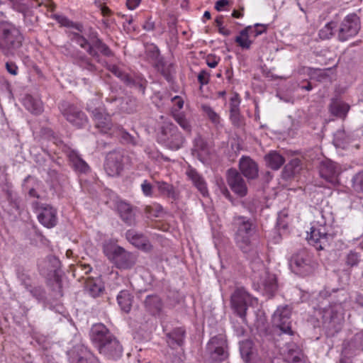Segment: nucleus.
Wrapping results in <instances>:
<instances>
[{
    "label": "nucleus",
    "instance_id": "f257e3e1",
    "mask_svg": "<svg viewBox=\"0 0 363 363\" xmlns=\"http://www.w3.org/2000/svg\"><path fill=\"white\" fill-rule=\"evenodd\" d=\"M90 336L92 343L97 348L99 352L108 359H116L122 356L121 345L104 324L94 325Z\"/></svg>",
    "mask_w": 363,
    "mask_h": 363
},
{
    "label": "nucleus",
    "instance_id": "f03ea898",
    "mask_svg": "<svg viewBox=\"0 0 363 363\" xmlns=\"http://www.w3.org/2000/svg\"><path fill=\"white\" fill-rule=\"evenodd\" d=\"M233 224L236 228L235 241L237 246L243 252H250L256 238L255 223L249 218L238 216L234 217Z\"/></svg>",
    "mask_w": 363,
    "mask_h": 363
},
{
    "label": "nucleus",
    "instance_id": "7ed1b4c3",
    "mask_svg": "<svg viewBox=\"0 0 363 363\" xmlns=\"http://www.w3.org/2000/svg\"><path fill=\"white\" fill-rule=\"evenodd\" d=\"M157 141L171 150H178L183 147L185 138L176 125L164 120L157 133Z\"/></svg>",
    "mask_w": 363,
    "mask_h": 363
},
{
    "label": "nucleus",
    "instance_id": "20e7f679",
    "mask_svg": "<svg viewBox=\"0 0 363 363\" xmlns=\"http://www.w3.org/2000/svg\"><path fill=\"white\" fill-rule=\"evenodd\" d=\"M103 251L107 258L120 269H130L135 264V256L116 244L111 242L104 244Z\"/></svg>",
    "mask_w": 363,
    "mask_h": 363
},
{
    "label": "nucleus",
    "instance_id": "39448f33",
    "mask_svg": "<svg viewBox=\"0 0 363 363\" xmlns=\"http://www.w3.org/2000/svg\"><path fill=\"white\" fill-rule=\"evenodd\" d=\"M23 37L15 26L8 22L0 23V48L16 49L21 46Z\"/></svg>",
    "mask_w": 363,
    "mask_h": 363
},
{
    "label": "nucleus",
    "instance_id": "423d86ee",
    "mask_svg": "<svg viewBox=\"0 0 363 363\" xmlns=\"http://www.w3.org/2000/svg\"><path fill=\"white\" fill-rule=\"evenodd\" d=\"M257 301L243 287L236 288L230 296L232 309L243 321L246 320L248 306Z\"/></svg>",
    "mask_w": 363,
    "mask_h": 363
},
{
    "label": "nucleus",
    "instance_id": "0eeeda50",
    "mask_svg": "<svg viewBox=\"0 0 363 363\" xmlns=\"http://www.w3.org/2000/svg\"><path fill=\"white\" fill-rule=\"evenodd\" d=\"M330 225L326 222L322 215L321 220H317L316 223L311 228L308 242L313 245L316 250H323L329 242L331 235L329 233Z\"/></svg>",
    "mask_w": 363,
    "mask_h": 363
},
{
    "label": "nucleus",
    "instance_id": "6e6552de",
    "mask_svg": "<svg viewBox=\"0 0 363 363\" xmlns=\"http://www.w3.org/2000/svg\"><path fill=\"white\" fill-rule=\"evenodd\" d=\"M290 267L293 272L301 276H307L314 272L317 263L312 256L305 250L294 255L290 260Z\"/></svg>",
    "mask_w": 363,
    "mask_h": 363
},
{
    "label": "nucleus",
    "instance_id": "1a4fd4ad",
    "mask_svg": "<svg viewBox=\"0 0 363 363\" xmlns=\"http://www.w3.org/2000/svg\"><path fill=\"white\" fill-rule=\"evenodd\" d=\"M226 348V340L221 335L213 337L206 347V350L210 354V359L215 363L221 362L228 357Z\"/></svg>",
    "mask_w": 363,
    "mask_h": 363
},
{
    "label": "nucleus",
    "instance_id": "9d476101",
    "mask_svg": "<svg viewBox=\"0 0 363 363\" xmlns=\"http://www.w3.org/2000/svg\"><path fill=\"white\" fill-rule=\"evenodd\" d=\"M360 29V20L355 13L347 15L340 24L338 30V39L346 41L355 36Z\"/></svg>",
    "mask_w": 363,
    "mask_h": 363
},
{
    "label": "nucleus",
    "instance_id": "9b49d317",
    "mask_svg": "<svg viewBox=\"0 0 363 363\" xmlns=\"http://www.w3.org/2000/svg\"><path fill=\"white\" fill-rule=\"evenodd\" d=\"M60 109L66 120L77 128H82L87 123L84 113L73 104L62 103Z\"/></svg>",
    "mask_w": 363,
    "mask_h": 363
},
{
    "label": "nucleus",
    "instance_id": "f8f14e48",
    "mask_svg": "<svg viewBox=\"0 0 363 363\" xmlns=\"http://www.w3.org/2000/svg\"><path fill=\"white\" fill-rule=\"evenodd\" d=\"M291 309L289 306L279 307L274 313L273 322L284 333L294 334L291 325Z\"/></svg>",
    "mask_w": 363,
    "mask_h": 363
},
{
    "label": "nucleus",
    "instance_id": "ddd939ff",
    "mask_svg": "<svg viewBox=\"0 0 363 363\" xmlns=\"http://www.w3.org/2000/svg\"><path fill=\"white\" fill-rule=\"evenodd\" d=\"M104 169L109 177L119 176L123 169V155L121 152H109L106 159Z\"/></svg>",
    "mask_w": 363,
    "mask_h": 363
},
{
    "label": "nucleus",
    "instance_id": "4468645a",
    "mask_svg": "<svg viewBox=\"0 0 363 363\" xmlns=\"http://www.w3.org/2000/svg\"><path fill=\"white\" fill-rule=\"evenodd\" d=\"M228 184L232 191L240 197L246 196L247 188L241 174L235 169L228 171Z\"/></svg>",
    "mask_w": 363,
    "mask_h": 363
},
{
    "label": "nucleus",
    "instance_id": "2eb2a0df",
    "mask_svg": "<svg viewBox=\"0 0 363 363\" xmlns=\"http://www.w3.org/2000/svg\"><path fill=\"white\" fill-rule=\"evenodd\" d=\"M92 116L96 128L101 133L113 134L111 132L113 125L110 115L106 113L101 108H95L92 111Z\"/></svg>",
    "mask_w": 363,
    "mask_h": 363
},
{
    "label": "nucleus",
    "instance_id": "dca6fc26",
    "mask_svg": "<svg viewBox=\"0 0 363 363\" xmlns=\"http://www.w3.org/2000/svg\"><path fill=\"white\" fill-rule=\"evenodd\" d=\"M38 221L48 228H53L57 222V211L50 205H44L39 208Z\"/></svg>",
    "mask_w": 363,
    "mask_h": 363
},
{
    "label": "nucleus",
    "instance_id": "f3484780",
    "mask_svg": "<svg viewBox=\"0 0 363 363\" xmlns=\"http://www.w3.org/2000/svg\"><path fill=\"white\" fill-rule=\"evenodd\" d=\"M125 238L128 242L138 249H141L146 252L152 250V245L147 238L133 229L127 230L125 233Z\"/></svg>",
    "mask_w": 363,
    "mask_h": 363
},
{
    "label": "nucleus",
    "instance_id": "a211bd4d",
    "mask_svg": "<svg viewBox=\"0 0 363 363\" xmlns=\"http://www.w3.org/2000/svg\"><path fill=\"white\" fill-rule=\"evenodd\" d=\"M239 169L242 174L247 179H255L258 176V165L248 156H242L240 159Z\"/></svg>",
    "mask_w": 363,
    "mask_h": 363
},
{
    "label": "nucleus",
    "instance_id": "6ab92c4d",
    "mask_svg": "<svg viewBox=\"0 0 363 363\" xmlns=\"http://www.w3.org/2000/svg\"><path fill=\"white\" fill-rule=\"evenodd\" d=\"M338 170L337 164L330 161H323L320 166V175L327 182L335 184L337 183Z\"/></svg>",
    "mask_w": 363,
    "mask_h": 363
},
{
    "label": "nucleus",
    "instance_id": "aec40b11",
    "mask_svg": "<svg viewBox=\"0 0 363 363\" xmlns=\"http://www.w3.org/2000/svg\"><path fill=\"white\" fill-rule=\"evenodd\" d=\"M145 311L152 315H159L163 308V301L157 294L147 295L144 301Z\"/></svg>",
    "mask_w": 363,
    "mask_h": 363
},
{
    "label": "nucleus",
    "instance_id": "412c9836",
    "mask_svg": "<svg viewBox=\"0 0 363 363\" xmlns=\"http://www.w3.org/2000/svg\"><path fill=\"white\" fill-rule=\"evenodd\" d=\"M186 175L203 196H208V191L206 182L203 177L195 169L189 168L186 171Z\"/></svg>",
    "mask_w": 363,
    "mask_h": 363
},
{
    "label": "nucleus",
    "instance_id": "4be33fe9",
    "mask_svg": "<svg viewBox=\"0 0 363 363\" xmlns=\"http://www.w3.org/2000/svg\"><path fill=\"white\" fill-rule=\"evenodd\" d=\"M186 175L203 196H208V191L206 182L203 177L195 169L189 168L186 171Z\"/></svg>",
    "mask_w": 363,
    "mask_h": 363
},
{
    "label": "nucleus",
    "instance_id": "5701e85b",
    "mask_svg": "<svg viewBox=\"0 0 363 363\" xmlns=\"http://www.w3.org/2000/svg\"><path fill=\"white\" fill-rule=\"evenodd\" d=\"M363 351V331L354 335L351 340L343 343L342 352L352 354L355 351Z\"/></svg>",
    "mask_w": 363,
    "mask_h": 363
},
{
    "label": "nucleus",
    "instance_id": "b1692460",
    "mask_svg": "<svg viewBox=\"0 0 363 363\" xmlns=\"http://www.w3.org/2000/svg\"><path fill=\"white\" fill-rule=\"evenodd\" d=\"M258 284L269 294H273L277 289V283L275 275L269 274L265 269L262 272V277L259 281H258Z\"/></svg>",
    "mask_w": 363,
    "mask_h": 363
},
{
    "label": "nucleus",
    "instance_id": "393cba45",
    "mask_svg": "<svg viewBox=\"0 0 363 363\" xmlns=\"http://www.w3.org/2000/svg\"><path fill=\"white\" fill-rule=\"evenodd\" d=\"M155 184L160 196L171 199L174 201L179 198V193L172 184L164 181H157Z\"/></svg>",
    "mask_w": 363,
    "mask_h": 363
},
{
    "label": "nucleus",
    "instance_id": "a878e982",
    "mask_svg": "<svg viewBox=\"0 0 363 363\" xmlns=\"http://www.w3.org/2000/svg\"><path fill=\"white\" fill-rule=\"evenodd\" d=\"M117 210L121 219L130 225L135 222V216L132 206L125 202L121 201L117 204Z\"/></svg>",
    "mask_w": 363,
    "mask_h": 363
},
{
    "label": "nucleus",
    "instance_id": "bb28decb",
    "mask_svg": "<svg viewBox=\"0 0 363 363\" xmlns=\"http://www.w3.org/2000/svg\"><path fill=\"white\" fill-rule=\"evenodd\" d=\"M193 152L201 161L203 162L209 155L210 149L206 140L199 136L194 140Z\"/></svg>",
    "mask_w": 363,
    "mask_h": 363
},
{
    "label": "nucleus",
    "instance_id": "cd10ccee",
    "mask_svg": "<svg viewBox=\"0 0 363 363\" xmlns=\"http://www.w3.org/2000/svg\"><path fill=\"white\" fill-rule=\"evenodd\" d=\"M23 105L30 113L38 115L43 111V103L40 99L33 98L27 94L23 99Z\"/></svg>",
    "mask_w": 363,
    "mask_h": 363
},
{
    "label": "nucleus",
    "instance_id": "c85d7f7f",
    "mask_svg": "<svg viewBox=\"0 0 363 363\" xmlns=\"http://www.w3.org/2000/svg\"><path fill=\"white\" fill-rule=\"evenodd\" d=\"M79 33L71 32L69 35L71 40L77 43L82 48L86 50L91 56L94 57H99L98 52L92 48L88 40Z\"/></svg>",
    "mask_w": 363,
    "mask_h": 363
},
{
    "label": "nucleus",
    "instance_id": "c756f323",
    "mask_svg": "<svg viewBox=\"0 0 363 363\" xmlns=\"http://www.w3.org/2000/svg\"><path fill=\"white\" fill-rule=\"evenodd\" d=\"M285 360L289 363H305L302 350L295 344L288 347L285 354Z\"/></svg>",
    "mask_w": 363,
    "mask_h": 363
},
{
    "label": "nucleus",
    "instance_id": "7c9ffc66",
    "mask_svg": "<svg viewBox=\"0 0 363 363\" xmlns=\"http://www.w3.org/2000/svg\"><path fill=\"white\" fill-rule=\"evenodd\" d=\"M264 160L267 166L273 170H278L285 162L284 157L277 151H270Z\"/></svg>",
    "mask_w": 363,
    "mask_h": 363
},
{
    "label": "nucleus",
    "instance_id": "2f4dec72",
    "mask_svg": "<svg viewBox=\"0 0 363 363\" xmlns=\"http://www.w3.org/2000/svg\"><path fill=\"white\" fill-rule=\"evenodd\" d=\"M185 337V330L182 328H177L167 334V343L172 348L182 346Z\"/></svg>",
    "mask_w": 363,
    "mask_h": 363
},
{
    "label": "nucleus",
    "instance_id": "473e14b6",
    "mask_svg": "<svg viewBox=\"0 0 363 363\" xmlns=\"http://www.w3.org/2000/svg\"><path fill=\"white\" fill-rule=\"evenodd\" d=\"M133 296L127 290H122L117 296V301L121 310L128 313L132 307Z\"/></svg>",
    "mask_w": 363,
    "mask_h": 363
},
{
    "label": "nucleus",
    "instance_id": "72a5a7b5",
    "mask_svg": "<svg viewBox=\"0 0 363 363\" xmlns=\"http://www.w3.org/2000/svg\"><path fill=\"white\" fill-rule=\"evenodd\" d=\"M240 101L237 96L233 97L230 104V118L234 125L240 126L242 124L239 111Z\"/></svg>",
    "mask_w": 363,
    "mask_h": 363
},
{
    "label": "nucleus",
    "instance_id": "f704fd0d",
    "mask_svg": "<svg viewBox=\"0 0 363 363\" xmlns=\"http://www.w3.org/2000/svg\"><path fill=\"white\" fill-rule=\"evenodd\" d=\"M251 29L250 28H245L240 31L239 35L235 38V42L238 46L241 48L242 50L250 49L253 40L250 39V37L247 34V30Z\"/></svg>",
    "mask_w": 363,
    "mask_h": 363
},
{
    "label": "nucleus",
    "instance_id": "c9c22d12",
    "mask_svg": "<svg viewBox=\"0 0 363 363\" xmlns=\"http://www.w3.org/2000/svg\"><path fill=\"white\" fill-rule=\"evenodd\" d=\"M92 48L98 49L100 52L106 56V57H112L113 56V51L109 48V47L105 44L100 38H98L97 33H94V35L91 38Z\"/></svg>",
    "mask_w": 363,
    "mask_h": 363
},
{
    "label": "nucleus",
    "instance_id": "e433bc0d",
    "mask_svg": "<svg viewBox=\"0 0 363 363\" xmlns=\"http://www.w3.org/2000/svg\"><path fill=\"white\" fill-rule=\"evenodd\" d=\"M53 18L56 20V21L60 24L61 26L72 28L80 33L83 32L84 30V26L82 23L79 22H74L65 16L55 14L53 16Z\"/></svg>",
    "mask_w": 363,
    "mask_h": 363
},
{
    "label": "nucleus",
    "instance_id": "4c0bfd02",
    "mask_svg": "<svg viewBox=\"0 0 363 363\" xmlns=\"http://www.w3.org/2000/svg\"><path fill=\"white\" fill-rule=\"evenodd\" d=\"M349 109V105L342 101H333L330 106L332 114L342 118L346 116Z\"/></svg>",
    "mask_w": 363,
    "mask_h": 363
},
{
    "label": "nucleus",
    "instance_id": "58836bf2",
    "mask_svg": "<svg viewBox=\"0 0 363 363\" xmlns=\"http://www.w3.org/2000/svg\"><path fill=\"white\" fill-rule=\"evenodd\" d=\"M69 159L76 171L80 173H86L89 171L90 168L88 164L77 154H71Z\"/></svg>",
    "mask_w": 363,
    "mask_h": 363
},
{
    "label": "nucleus",
    "instance_id": "ea45409f",
    "mask_svg": "<svg viewBox=\"0 0 363 363\" xmlns=\"http://www.w3.org/2000/svg\"><path fill=\"white\" fill-rule=\"evenodd\" d=\"M48 284L51 287L52 290L56 291L59 296H62V279L57 270H54L52 272L51 278L48 280Z\"/></svg>",
    "mask_w": 363,
    "mask_h": 363
},
{
    "label": "nucleus",
    "instance_id": "a19ab883",
    "mask_svg": "<svg viewBox=\"0 0 363 363\" xmlns=\"http://www.w3.org/2000/svg\"><path fill=\"white\" fill-rule=\"evenodd\" d=\"M113 135H116L117 137L121 138V143L123 144L136 145L135 139L129 133H128L122 127H116V132H113Z\"/></svg>",
    "mask_w": 363,
    "mask_h": 363
},
{
    "label": "nucleus",
    "instance_id": "79ce46f5",
    "mask_svg": "<svg viewBox=\"0 0 363 363\" xmlns=\"http://www.w3.org/2000/svg\"><path fill=\"white\" fill-rule=\"evenodd\" d=\"M240 353L245 362H248L252 359L253 354V348L252 343L251 341H245L241 344Z\"/></svg>",
    "mask_w": 363,
    "mask_h": 363
},
{
    "label": "nucleus",
    "instance_id": "37998d69",
    "mask_svg": "<svg viewBox=\"0 0 363 363\" xmlns=\"http://www.w3.org/2000/svg\"><path fill=\"white\" fill-rule=\"evenodd\" d=\"M147 55L149 58L157 62V68L160 70V64L161 63L160 52L158 47L155 44H151L147 48Z\"/></svg>",
    "mask_w": 363,
    "mask_h": 363
},
{
    "label": "nucleus",
    "instance_id": "c03bdc74",
    "mask_svg": "<svg viewBox=\"0 0 363 363\" xmlns=\"http://www.w3.org/2000/svg\"><path fill=\"white\" fill-rule=\"evenodd\" d=\"M337 27L336 23L330 22L327 23L323 28L319 31V36L321 39H329L333 35V30Z\"/></svg>",
    "mask_w": 363,
    "mask_h": 363
},
{
    "label": "nucleus",
    "instance_id": "a18cd8bd",
    "mask_svg": "<svg viewBox=\"0 0 363 363\" xmlns=\"http://www.w3.org/2000/svg\"><path fill=\"white\" fill-rule=\"evenodd\" d=\"M201 108L202 111L206 114L209 120L213 123H214L215 125H218L220 123V116L217 113H216L210 106L203 104L202 105Z\"/></svg>",
    "mask_w": 363,
    "mask_h": 363
},
{
    "label": "nucleus",
    "instance_id": "49530a36",
    "mask_svg": "<svg viewBox=\"0 0 363 363\" xmlns=\"http://www.w3.org/2000/svg\"><path fill=\"white\" fill-rule=\"evenodd\" d=\"M173 118L185 131H191V126L183 113H173Z\"/></svg>",
    "mask_w": 363,
    "mask_h": 363
},
{
    "label": "nucleus",
    "instance_id": "de8ad7c7",
    "mask_svg": "<svg viewBox=\"0 0 363 363\" xmlns=\"http://www.w3.org/2000/svg\"><path fill=\"white\" fill-rule=\"evenodd\" d=\"M77 363H101L98 358L94 356L89 350L86 348L84 349L83 356L79 357L77 359Z\"/></svg>",
    "mask_w": 363,
    "mask_h": 363
},
{
    "label": "nucleus",
    "instance_id": "09e8293b",
    "mask_svg": "<svg viewBox=\"0 0 363 363\" xmlns=\"http://www.w3.org/2000/svg\"><path fill=\"white\" fill-rule=\"evenodd\" d=\"M360 260V255L358 252L350 251L346 256L345 263L347 266L352 267L357 266Z\"/></svg>",
    "mask_w": 363,
    "mask_h": 363
},
{
    "label": "nucleus",
    "instance_id": "8fccbe9b",
    "mask_svg": "<svg viewBox=\"0 0 363 363\" xmlns=\"http://www.w3.org/2000/svg\"><path fill=\"white\" fill-rule=\"evenodd\" d=\"M141 190L144 196L147 197H153V186L147 181L144 180L141 184Z\"/></svg>",
    "mask_w": 363,
    "mask_h": 363
},
{
    "label": "nucleus",
    "instance_id": "3c124183",
    "mask_svg": "<svg viewBox=\"0 0 363 363\" xmlns=\"http://www.w3.org/2000/svg\"><path fill=\"white\" fill-rule=\"evenodd\" d=\"M210 80V74L206 70H201L198 74V82L201 86L208 84Z\"/></svg>",
    "mask_w": 363,
    "mask_h": 363
},
{
    "label": "nucleus",
    "instance_id": "603ef678",
    "mask_svg": "<svg viewBox=\"0 0 363 363\" xmlns=\"http://www.w3.org/2000/svg\"><path fill=\"white\" fill-rule=\"evenodd\" d=\"M142 28L143 30L150 32L153 31L155 28V23L152 20V18L151 16H149L146 18L145 22L142 25Z\"/></svg>",
    "mask_w": 363,
    "mask_h": 363
},
{
    "label": "nucleus",
    "instance_id": "864d4df0",
    "mask_svg": "<svg viewBox=\"0 0 363 363\" xmlns=\"http://www.w3.org/2000/svg\"><path fill=\"white\" fill-rule=\"evenodd\" d=\"M162 207L160 205L155 206V210H154V206H147L145 207V213L149 215V216H155L157 217L158 214L162 212Z\"/></svg>",
    "mask_w": 363,
    "mask_h": 363
},
{
    "label": "nucleus",
    "instance_id": "5fc2aeb1",
    "mask_svg": "<svg viewBox=\"0 0 363 363\" xmlns=\"http://www.w3.org/2000/svg\"><path fill=\"white\" fill-rule=\"evenodd\" d=\"M344 320L343 314L342 313H338L337 311H335L333 308L331 309V315L330 320L331 322L337 323L338 324H341Z\"/></svg>",
    "mask_w": 363,
    "mask_h": 363
},
{
    "label": "nucleus",
    "instance_id": "6e6d98bb",
    "mask_svg": "<svg viewBox=\"0 0 363 363\" xmlns=\"http://www.w3.org/2000/svg\"><path fill=\"white\" fill-rule=\"evenodd\" d=\"M220 61V58L213 55H209L206 57V64L211 68H215Z\"/></svg>",
    "mask_w": 363,
    "mask_h": 363
},
{
    "label": "nucleus",
    "instance_id": "4d7b16f0",
    "mask_svg": "<svg viewBox=\"0 0 363 363\" xmlns=\"http://www.w3.org/2000/svg\"><path fill=\"white\" fill-rule=\"evenodd\" d=\"M6 69L9 73L11 74L16 76L18 74V66L13 62H7L6 63Z\"/></svg>",
    "mask_w": 363,
    "mask_h": 363
},
{
    "label": "nucleus",
    "instance_id": "13d9d810",
    "mask_svg": "<svg viewBox=\"0 0 363 363\" xmlns=\"http://www.w3.org/2000/svg\"><path fill=\"white\" fill-rule=\"evenodd\" d=\"M141 2L142 0H126L125 6L128 9L133 11L140 5Z\"/></svg>",
    "mask_w": 363,
    "mask_h": 363
},
{
    "label": "nucleus",
    "instance_id": "bf43d9fd",
    "mask_svg": "<svg viewBox=\"0 0 363 363\" xmlns=\"http://www.w3.org/2000/svg\"><path fill=\"white\" fill-rule=\"evenodd\" d=\"M109 69L114 75L121 78L122 79H125L127 78V76L124 75L121 70L116 65H112Z\"/></svg>",
    "mask_w": 363,
    "mask_h": 363
},
{
    "label": "nucleus",
    "instance_id": "052dcab7",
    "mask_svg": "<svg viewBox=\"0 0 363 363\" xmlns=\"http://www.w3.org/2000/svg\"><path fill=\"white\" fill-rule=\"evenodd\" d=\"M174 106L177 108L178 110L182 109L184 106V100L179 96H175L172 99Z\"/></svg>",
    "mask_w": 363,
    "mask_h": 363
},
{
    "label": "nucleus",
    "instance_id": "680f3d73",
    "mask_svg": "<svg viewBox=\"0 0 363 363\" xmlns=\"http://www.w3.org/2000/svg\"><path fill=\"white\" fill-rule=\"evenodd\" d=\"M354 184L363 191V174H359L355 177Z\"/></svg>",
    "mask_w": 363,
    "mask_h": 363
},
{
    "label": "nucleus",
    "instance_id": "e2e57ef3",
    "mask_svg": "<svg viewBox=\"0 0 363 363\" xmlns=\"http://www.w3.org/2000/svg\"><path fill=\"white\" fill-rule=\"evenodd\" d=\"M254 27L256 29V34L257 35H262L267 31V27L263 24L257 23L254 26Z\"/></svg>",
    "mask_w": 363,
    "mask_h": 363
},
{
    "label": "nucleus",
    "instance_id": "0e129e2a",
    "mask_svg": "<svg viewBox=\"0 0 363 363\" xmlns=\"http://www.w3.org/2000/svg\"><path fill=\"white\" fill-rule=\"evenodd\" d=\"M82 63H84V67L87 69L92 71L95 69V66L90 62L89 59H87L85 56L82 57Z\"/></svg>",
    "mask_w": 363,
    "mask_h": 363
},
{
    "label": "nucleus",
    "instance_id": "69168bd1",
    "mask_svg": "<svg viewBox=\"0 0 363 363\" xmlns=\"http://www.w3.org/2000/svg\"><path fill=\"white\" fill-rule=\"evenodd\" d=\"M77 269H81L82 271H84V274H88L91 270V267H90V265L85 264H78Z\"/></svg>",
    "mask_w": 363,
    "mask_h": 363
},
{
    "label": "nucleus",
    "instance_id": "338daca9",
    "mask_svg": "<svg viewBox=\"0 0 363 363\" xmlns=\"http://www.w3.org/2000/svg\"><path fill=\"white\" fill-rule=\"evenodd\" d=\"M227 4H228V1L226 0H218L216 3L215 8L218 11H221Z\"/></svg>",
    "mask_w": 363,
    "mask_h": 363
},
{
    "label": "nucleus",
    "instance_id": "774afa93",
    "mask_svg": "<svg viewBox=\"0 0 363 363\" xmlns=\"http://www.w3.org/2000/svg\"><path fill=\"white\" fill-rule=\"evenodd\" d=\"M101 12L103 16H109L112 14L111 10L105 5L101 6Z\"/></svg>",
    "mask_w": 363,
    "mask_h": 363
}]
</instances>
